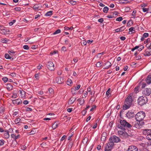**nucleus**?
<instances>
[{
  "instance_id": "nucleus-23",
  "label": "nucleus",
  "mask_w": 151,
  "mask_h": 151,
  "mask_svg": "<svg viewBox=\"0 0 151 151\" xmlns=\"http://www.w3.org/2000/svg\"><path fill=\"white\" fill-rule=\"evenodd\" d=\"M79 103L80 105H82L84 104L85 101L83 98H81L78 99Z\"/></svg>"
},
{
  "instance_id": "nucleus-10",
  "label": "nucleus",
  "mask_w": 151,
  "mask_h": 151,
  "mask_svg": "<svg viewBox=\"0 0 151 151\" xmlns=\"http://www.w3.org/2000/svg\"><path fill=\"white\" fill-rule=\"evenodd\" d=\"M12 102L14 105H17L22 104V101L21 99H18L12 100Z\"/></svg>"
},
{
  "instance_id": "nucleus-28",
  "label": "nucleus",
  "mask_w": 151,
  "mask_h": 151,
  "mask_svg": "<svg viewBox=\"0 0 151 151\" xmlns=\"http://www.w3.org/2000/svg\"><path fill=\"white\" fill-rule=\"evenodd\" d=\"M4 136L5 138L6 139H8L9 138L10 136L8 131H5V132L4 133Z\"/></svg>"
},
{
  "instance_id": "nucleus-25",
  "label": "nucleus",
  "mask_w": 151,
  "mask_h": 151,
  "mask_svg": "<svg viewBox=\"0 0 151 151\" xmlns=\"http://www.w3.org/2000/svg\"><path fill=\"white\" fill-rule=\"evenodd\" d=\"M129 34H132L133 33H135V32L134 27H131L129 29Z\"/></svg>"
},
{
  "instance_id": "nucleus-55",
  "label": "nucleus",
  "mask_w": 151,
  "mask_h": 151,
  "mask_svg": "<svg viewBox=\"0 0 151 151\" xmlns=\"http://www.w3.org/2000/svg\"><path fill=\"white\" fill-rule=\"evenodd\" d=\"M143 11L144 12H146L148 11L149 10V9L143 7L142 8Z\"/></svg>"
},
{
  "instance_id": "nucleus-22",
  "label": "nucleus",
  "mask_w": 151,
  "mask_h": 151,
  "mask_svg": "<svg viewBox=\"0 0 151 151\" xmlns=\"http://www.w3.org/2000/svg\"><path fill=\"white\" fill-rule=\"evenodd\" d=\"M130 2V1L127 0H119V3L120 4H127Z\"/></svg>"
},
{
  "instance_id": "nucleus-6",
  "label": "nucleus",
  "mask_w": 151,
  "mask_h": 151,
  "mask_svg": "<svg viewBox=\"0 0 151 151\" xmlns=\"http://www.w3.org/2000/svg\"><path fill=\"white\" fill-rule=\"evenodd\" d=\"M118 133L120 137H123L124 138L128 137L129 136H131V135H129L125 131L119 130L118 132Z\"/></svg>"
},
{
  "instance_id": "nucleus-29",
  "label": "nucleus",
  "mask_w": 151,
  "mask_h": 151,
  "mask_svg": "<svg viewBox=\"0 0 151 151\" xmlns=\"http://www.w3.org/2000/svg\"><path fill=\"white\" fill-rule=\"evenodd\" d=\"M39 5V4H35L32 7L33 9L35 10H38L40 9Z\"/></svg>"
},
{
  "instance_id": "nucleus-8",
  "label": "nucleus",
  "mask_w": 151,
  "mask_h": 151,
  "mask_svg": "<svg viewBox=\"0 0 151 151\" xmlns=\"http://www.w3.org/2000/svg\"><path fill=\"white\" fill-rule=\"evenodd\" d=\"M47 66L49 70H53L54 69V64L51 61L48 62L47 65Z\"/></svg>"
},
{
  "instance_id": "nucleus-52",
  "label": "nucleus",
  "mask_w": 151,
  "mask_h": 151,
  "mask_svg": "<svg viewBox=\"0 0 151 151\" xmlns=\"http://www.w3.org/2000/svg\"><path fill=\"white\" fill-rule=\"evenodd\" d=\"M14 9L16 11H20L21 8L20 7H16L14 8Z\"/></svg>"
},
{
  "instance_id": "nucleus-49",
  "label": "nucleus",
  "mask_w": 151,
  "mask_h": 151,
  "mask_svg": "<svg viewBox=\"0 0 151 151\" xmlns=\"http://www.w3.org/2000/svg\"><path fill=\"white\" fill-rule=\"evenodd\" d=\"M118 14V13L117 12L115 11L112 14V16H113V17H116Z\"/></svg>"
},
{
  "instance_id": "nucleus-62",
  "label": "nucleus",
  "mask_w": 151,
  "mask_h": 151,
  "mask_svg": "<svg viewBox=\"0 0 151 151\" xmlns=\"http://www.w3.org/2000/svg\"><path fill=\"white\" fill-rule=\"evenodd\" d=\"M37 47V45H34L32 46L31 48L33 49H35Z\"/></svg>"
},
{
  "instance_id": "nucleus-63",
  "label": "nucleus",
  "mask_w": 151,
  "mask_h": 151,
  "mask_svg": "<svg viewBox=\"0 0 151 151\" xmlns=\"http://www.w3.org/2000/svg\"><path fill=\"white\" fill-rule=\"evenodd\" d=\"M23 104L24 105H27L29 104V101L27 100H24L23 101Z\"/></svg>"
},
{
  "instance_id": "nucleus-32",
  "label": "nucleus",
  "mask_w": 151,
  "mask_h": 151,
  "mask_svg": "<svg viewBox=\"0 0 151 151\" xmlns=\"http://www.w3.org/2000/svg\"><path fill=\"white\" fill-rule=\"evenodd\" d=\"M52 11H50L47 12L45 14V16L48 17L50 16L52 14Z\"/></svg>"
},
{
  "instance_id": "nucleus-19",
  "label": "nucleus",
  "mask_w": 151,
  "mask_h": 151,
  "mask_svg": "<svg viewBox=\"0 0 151 151\" xmlns=\"http://www.w3.org/2000/svg\"><path fill=\"white\" fill-rule=\"evenodd\" d=\"M114 144L113 142L111 141H110L109 142L107 143V146L108 149H109L110 148H112L114 146Z\"/></svg>"
},
{
  "instance_id": "nucleus-18",
  "label": "nucleus",
  "mask_w": 151,
  "mask_h": 151,
  "mask_svg": "<svg viewBox=\"0 0 151 151\" xmlns=\"http://www.w3.org/2000/svg\"><path fill=\"white\" fill-rule=\"evenodd\" d=\"M6 88L8 91H11L12 89L13 86L10 83H8L6 84Z\"/></svg>"
},
{
  "instance_id": "nucleus-60",
  "label": "nucleus",
  "mask_w": 151,
  "mask_h": 151,
  "mask_svg": "<svg viewBox=\"0 0 151 151\" xmlns=\"http://www.w3.org/2000/svg\"><path fill=\"white\" fill-rule=\"evenodd\" d=\"M76 91V90L74 88H72L71 89V92L73 94H76V93L74 92Z\"/></svg>"
},
{
  "instance_id": "nucleus-33",
  "label": "nucleus",
  "mask_w": 151,
  "mask_h": 151,
  "mask_svg": "<svg viewBox=\"0 0 151 151\" xmlns=\"http://www.w3.org/2000/svg\"><path fill=\"white\" fill-rule=\"evenodd\" d=\"M9 40H7L6 38L2 39H1V42L2 43H6L8 42Z\"/></svg>"
},
{
  "instance_id": "nucleus-34",
  "label": "nucleus",
  "mask_w": 151,
  "mask_h": 151,
  "mask_svg": "<svg viewBox=\"0 0 151 151\" xmlns=\"http://www.w3.org/2000/svg\"><path fill=\"white\" fill-rule=\"evenodd\" d=\"M72 83V81L70 79H68L66 81L67 84L69 86H71V84Z\"/></svg>"
},
{
  "instance_id": "nucleus-50",
  "label": "nucleus",
  "mask_w": 151,
  "mask_h": 151,
  "mask_svg": "<svg viewBox=\"0 0 151 151\" xmlns=\"http://www.w3.org/2000/svg\"><path fill=\"white\" fill-rule=\"evenodd\" d=\"M149 36V34L147 33H145L143 35V37L146 38L148 37Z\"/></svg>"
},
{
  "instance_id": "nucleus-47",
  "label": "nucleus",
  "mask_w": 151,
  "mask_h": 151,
  "mask_svg": "<svg viewBox=\"0 0 151 151\" xmlns=\"http://www.w3.org/2000/svg\"><path fill=\"white\" fill-rule=\"evenodd\" d=\"M23 48L25 50H28L29 49V47L28 45H25L23 46Z\"/></svg>"
},
{
  "instance_id": "nucleus-2",
  "label": "nucleus",
  "mask_w": 151,
  "mask_h": 151,
  "mask_svg": "<svg viewBox=\"0 0 151 151\" xmlns=\"http://www.w3.org/2000/svg\"><path fill=\"white\" fill-rule=\"evenodd\" d=\"M145 116V114L143 111L138 112L135 115V119L137 121L142 122Z\"/></svg>"
},
{
  "instance_id": "nucleus-35",
  "label": "nucleus",
  "mask_w": 151,
  "mask_h": 151,
  "mask_svg": "<svg viewBox=\"0 0 151 151\" xmlns=\"http://www.w3.org/2000/svg\"><path fill=\"white\" fill-rule=\"evenodd\" d=\"M102 62L99 61L97 62L96 64V65L97 67H100L102 66Z\"/></svg>"
},
{
  "instance_id": "nucleus-20",
  "label": "nucleus",
  "mask_w": 151,
  "mask_h": 151,
  "mask_svg": "<svg viewBox=\"0 0 151 151\" xmlns=\"http://www.w3.org/2000/svg\"><path fill=\"white\" fill-rule=\"evenodd\" d=\"M61 78L60 77H57L55 79V82L58 84H60L63 83V81H61Z\"/></svg>"
},
{
  "instance_id": "nucleus-37",
  "label": "nucleus",
  "mask_w": 151,
  "mask_h": 151,
  "mask_svg": "<svg viewBox=\"0 0 151 151\" xmlns=\"http://www.w3.org/2000/svg\"><path fill=\"white\" fill-rule=\"evenodd\" d=\"M20 120L21 119L20 118H18L14 120V122L15 124H17L20 122Z\"/></svg>"
},
{
  "instance_id": "nucleus-14",
  "label": "nucleus",
  "mask_w": 151,
  "mask_h": 151,
  "mask_svg": "<svg viewBox=\"0 0 151 151\" xmlns=\"http://www.w3.org/2000/svg\"><path fill=\"white\" fill-rule=\"evenodd\" d=\"M145 81L148 84H151V75H148Z\"/></svg>"
},
{
  "instance_id": "nucleus-57",
  "label": "nucleus",
  "mask_w": 151,
  "mask_h": 151,
  "mask_svg": "<svg viewBox=\"0 0 151 151\" xmlns=\"http://www.w3.org/2000/svg\"><path fill=\"white\" fill-rule=\"evenodd\" d=\"M119 28L120 29V32H122V31H123V30H124L126 28H125V26H123L121 27H120Z\"/></svg>"
},
{
  "instance_id": "nucleus-1",
  "label": "nucleus",
  "mask_w": 151,
  "mask_h": 151,
  "mask_svg": "<svg viewBox=\"0 0 151 151\" xmlns=\"http://www.w3.org/2000/svg\"><path fill=\"white\" fill-rule=\"evenodd\" d=\"M132 96V93L130 94L126 99L124 104L123 106V109L124 110L129 109L132 106L133 101Z\"/></svg>"
},
{
  "instance_id": "nucleus-45",
  "label": "nucleus",
  "mask_w": 151,
  "mask_h": 151,
  "mask_svg": "<svg viewBox=\"0 0 151 151\" xmlns=\"http://www.w3.org/2000/svg\"><path fill=\"white\" fill-rule=\"evenodd\" d=\"M2 80L5 82H6L8 81V78L6 77H4L2 78Z\"/></svg>"
},
{
  "instance_id": "nucleus-16",
  "label": "nucleus",
  "mask_w": 151,
  "mask_h": 151,
  "mask_svg": "<svg viewBox=\"0 0 151 151\" xmlns=\"http://www.w3.org/2000/svg\"><path fill=\"white\" fill-rule=\"evenodd\" d=\"M105 67L104 69H107L111 66L112 64L109 61H108L105 63Z\"/></svg>"
},
{
  "instance_id": "nucleus-13",
  "label": "nucleus",
  "mask_w": 151,
  "mask_h": 151,
  "mask_svg": "<svg viewBox=\"0 0 151 151\" xmlns=\"http://www.w3.org/2000/svg\"><path fill=\"white\" fill-rule=\"evenodd\" d=\"M142 133L144 135L149 136L151 134V129H145L143 130Z\"/></svg>"
},
{
  "instance_id": "nucleus-17",
  "label": "nucleus",
  "mask_w": 151,
  "mask_h": 151,
  "mask_svg": "<svg viewBox=\"0 0 151 151\" xmlns=\"http://www.w3.org/2000/svg\"><path fill=\"white\" fill-rule=\"evenodd\" d=\"M11 136L12 138L14 139V141L17 142L16 139H17L19 138L20 137V135L18 134L17 135H16L14 134H11Z\"/></svg>"
},
{
  "instance_id": "nucleus-7",
  "label": "nucleus",
  "mask_w": 151,
  "mask_h": 151,
  "mask_svg": "<svg viewBox=\"0 0 151 151\" xmlns=\"http://www.w3.org/2000/svg\"><path fill=\"white\" fill-rule=\"evenodd\" d=\"M141 121H135L134 122H133L132 126L135 127V128L137 129H139L140 128V126L144 124V122H142L140 123Z\"/></svg>"
},
{
  "instance_id": "nucleus-48",
  "label": "nucleus",
  "mask_w": 151,
  "mask_h": 151,
  "mask_svg": "<svg viewBox=\"0 0 151 151\" xmlns=\"http://www.w3.org/2000/svg\"><path fill=\"white\" fill-rule=\"evenodd\" d=\"M123 19V18L122 17H120L116 18V21H121Z\"/></svg>"
},
{
  "instance_id": "nucleus-64",
  "label": "nucleus",
  "mask_w": 151,
  "mask_h": 151,
  "mask_svg": "<svg viewBox=\"0 0 151 151\" xmlns=\"http://www.w3.org/2000/svg\"><path fill=\"white\" fill-rule=\"evenodd\" d=\"M35 77L37 80H38L39 78V74L37 73L35 75Z\"/></svg>"
},
{
  "instance_id": "nucleus-58",
  "label": "nucleus",
  "mask_w": 151,
  "mask_h": 151,
  "mask_svg": "<svg viewBox=\"0 0 151 151\" xmlns=\"http://www.w3.org/2000/svg\"><path fill=\"white\" fill-rule=\"evenodd\" d=\"M146 138L148 140H151V134L149 135V136H146Z\"/></svg>"
},
{
  "instance_id": "nucleus-41",
  "label": "nucleus",
  "mask_w": 151,
  "mask_h": 151,
  "mask_svg": "<svg viewBox=\"0 0 151 151\" xmlns=\"http://www.w3.org/2000/svg\"><path fill=\"white\" fill-rule=\"evenodd\" d=\"M58 125L57 124L55 123L53 124L52 126V128L53 129H55L58 127Z\"/></svg>"
},
{
  "instance_id": "nucleus-21",
  "label": "nucleus",
  "mask_w": 151,
  "mask_h": 151,
  "mask_svg": "<svg viewBox=\"0 0 151 151\" xmlns=\"http://www.w3.org/2000/svg\"><path fill=\"white\" fill-rule=\"evenodd\" d=\"M144 55L145 57L149 56L151 55V50L146 51L143 54Z\"/></svg>"
},
{
  "instance_id": "nucleus-36",
  "label": "nucleus",
  "mask_w": 151,
  "mask_h": 151,
  "mask_svg": "<svg viewBox=\"0 0 151 151\" xmlns=\"http://www.w3.org/2000/svg\"><path fill=\"white\" fill-rule=\"evenodd\" d=\"M109 8L107 6L104 7L103 9V12L105 13H107L109 10Z\"/></svg>"
},
{
  "instance_id": "nucleus-59",
  "label": "nucleus",
  "mask_w": 151,
  "mask_h": 151,
  "mask_svg": "<svg viewBox=\"0 0 151 151\" xmlns=\"http://www.w3.org/2000/svg\"><path fill=\"white\" fill-rule=\"evenodd\" d=\"M9 117V116L7 115H4L3 116V119H7Z\"/></svg>"
},
{
  "instance_id": "nucleus-46",
  "label": "nucleus",
  "mask_w": 151,
  "mask_h": 151,
  "mask_svg": "<svg viewBox=\"0 0 151 151\" xmlns=\"http://www.w3.org/2000/svg\"><path fill=\"white\" fill-rule=\"evenodd\" d=\"M73 143L72 142H69L68 144V147L69 148H71L73 146Z\"/></svg>"
},
{
  "instance_id": "nucleus-30",
  "label": "nucleus",
  "mask_w": 151,
  "mask_h": 151,
  "mask_svg": "<svg viewBox=\"0 0 151 151\" xmlns=\"http://www.w3.org/2000/svg\"><path fill=\"white\" fill-rule=\"evenodd\" d=\"M133 21L132 19L129 20L127 24V26L129 27L131 26L133 24Z\"/></svg>"
},
{
  "instance_id": "nucleus-11",
  "label": "nucleus",
  "mask_w": 151,
  "mask_h": 151,
  "mask_svg": "<svg viewBox=\"0 0 151 151\" xmlns=\"http://www.w3.org/2000/svg\"><path fill=\"white\" fill-rule=\"evenodd\" d=\"M127 151H138V149L135 146L131 145L129 146Z\"/></svg>"
},
{
  "instance_id": "nucleus-12",
  "label": "nucleus",
  "mask_w": 151,
  "mask_h": 151,
  "mask_svg": "<svg viewBox=\"0 0 151 151\" xmlns=\"http://www.w3.org/2000/svg\"><path fill=\"white\" fill-rule=\"evenodd\" d=\"M134 115V112L132 111H129L126 114V116L129 119L132 117Z\"/></svg>"
},
{
  "instance_id": "nucleus-26",
  "label": "nucleus",
  "mask_w": 151,
  "mask_h": 151,
  "mask_svg": "<svg viewBox=\"0 0 151 151\" xmlns=\"http://www.w3.org/2000/svg\"><path fill=\"white\" fill-rule=\"evenodd\" d=\"M111 88H109L106 92V95L107 96L109 97L111 96Z\"/></svg>"
},
{
  "instance_id": "nucleus-54",
  "label": "nucleus",
  "mask_w": 151,
  "mask_h": 151,
  "mask_svg": "<svg viewBox=\"0 0 151 151\" xmlns=\"http://www.w3.org/2000/svg\"><path fill=\"white\" fill-rule=\"evenodd\" d=\"M146 86V84L145 83L143 82L141 84V88H145Z\"/></svg>"
},
{
  "instance_id": "nucleus-38",
  "label": "nucleus",
  "mask_w": 151,
  "mask_h": 151,
  "mask_svg": "<svg viewBox=\"0 0 151 151\" xmlns=\"http://www.w3.org/2000/svg\"><path fill=\"white\" fill-rule=\"evenodd\" d=\"M61 32V30L60 29H58L53 33V35H55L60 33Z\"/></svg>"
},
{
  "instance_id": "nucleus-61",
  "label": "nucleus",
  "mask_w": 151,
  "mask_h": 151,
  "mask_svg": "<svg viewBox=\"0 0 151 151\" xmlns=\"http://www.w3.org/2000/svg\"><path fill=\"white\" fill-rule=\"evenodd\" d=\"M96 106L95 105H93L92 106V107L90 110V111H93L96 108Z\"/></svg>"
},
{
  "instance_id": "nucleus-27",
  "label": "nucleus",
  "mask_w": 151,
  "mask_h": 151,
  "mask_svg": "<svg viewBox=\"0 0 151 151\" xmlns=\"http://www.w3.org/2000/svg\"><path fill=\"white\" fill-rule=\"evenodd\" d=\"M4 56L5 58L6 59H10L12 60H13L14 59V58L13 57L10 56L9 55L8 53L5 54Z\"/></svg>"
},
{
  "instance_id": "nucleus-51",
  "label": "nucleus",
  "mask_w": 151,
  "mask_h": 151,
  "mask_svg": "<svg viewBox=\"0 0 151 151\" xmlns=\"http://www.w3.org/2000/svg\"><path fill=\"white\" fill-rule=\"evenodd\" d=\"M16 22V20L15 19L13 20L12 22H10L9 23V24L10 26L12 25L14 23Z\"/></svg>"
},
{
  "instance_id": "nucleus-3",
  "label": "nucleus",
  "mask_w": 151,
  "mask_h": 151,
  "mask_svg": "<svg viewBox=\"0 0 151 151\" xmlns=\"http://www.w3.org/2000/svg\"><path fill=\"white\" fill-rule=\"evenodd\" d=\"M119 123L121 126H120L119 128L121 129H123V127L129 128L132 127V125L124 120H121L120 121Z\"/></svg>"
},
{
  "instance_id": "nucleus-5",
  "label": "nucleus",
  "mask_w": 151,
  "mask_h": 151,
  "mask_svg": "<svg viewBox=\"0 0 151 151\" xmlns=\"http://www.w3.org/2000/svg\"><path fill=\"white\" fill-rule=\"evenodd\" d=\"M120 140V139L115 135L111 136L109 138V141L114 143H117Z\"/></svg>"
},
{
  "instance_id": "nucleus-40",
  "label": "nucleus",
  "mask_w": 151,
  "mask_h": 151,
  "mask_svg": "<svg viewBox=\"0 0 151 151\" xmlns=\"http://www.w3.org/2000/svg\"><path fill=\"white\" fill-rule=\"evenodd\" d=\"M36 132V130L35 129H32L31 131L30 132V134L33 135L35 134Z\"/></svg>"
},
{
  "instance_id": "nucleus-4",
  "label": "nucleus",
  "mask_w": 151,
  "mask_h": 151,
  "mask_svg": "<svg viewBox=\"0 0 151 151\" xmlns=\"http://www.w3.org/2000/svg\"><path fill=\"white\" fill-rule=\"evenodd\" d=\"M138 103L140 106H142L145 104L147 101V99L146 97L141 96L139 97L137 100Z\"/></svg>"
},
{
  "instance_id": "nucleus-42",
  "label": "nucleus",
  "mask_w": 151,
  "mask_h": 151,
  "mask_svg": "<svg viewBox=\"0 0 151 151\" xmlns=\"http://www.w3.org/2000/svg\"><path fill=\"white\" fill-rule=\"evenodd\" d=\"M48 91L51 94H52L54 93L53 89L51 88H49Z\"/></svg>"
},
{
  "instance_id": "nucleus-44",
  "label": "nucleus",
  "mask_w": 151,
  "mask_h": 151,
  "mask_svg": "<svg viewBox=\"0 0 151 151\" xmlns=\"http://www.w3.org/2000/svg\"><path fill=\"white\" fill-rule=\"evenodd\" d=\"M5 141L3 139L0 140V146L3 145Z\"/></svg>"
},
{
  "instance_id": "nucleus-39",
  "label": "nucleus",
  "mask_w": 151,
  "mask_h": 151,
  "mask_svg": "<svg viewBox=\"0 0 151 151\" xmlns=\"http://www.w3.org/2000/svg\"><path fill=\"white\" fill-rule=\"evenodd\" d=\"M17 96V93L14 92L13 93L12 95V99H15Z\"/></svg>"
},
{
  "instance_id": "nucleus-9",
  "label": "nucleus",
  "mask_w": 151,
  "mask_h": 151,
  "mask_svg": "<svg viewBox=\"0 0 151 151\" xmlns=\"http://www.w3.org/2000/svg\"><path fill=\"white\" fill-rule=\"evenodd\" d=\"M151 93V89L150 88H146L142 91V93L145 96H149Z\"/></svg>"
},
{
  "instance_id": "nucleus-31",
  "label": "nucleus",
  "mask_w": 151,
  "mask_h": 151,
  "mask_svg": "<svg viewBox=\"0 0 151 151\" xmlns=\"http://www.w3.org/2000/svg\"><path fill=\"white\" fill-rule=\"evenodd\" d=\"M19 91H20V93L21 94V96L22 98L24 96L25 94V91L23 90H22V91L19 90Z\"/></svg>"
},
{
  "instance_id": "nucleus-15",
  "label": "nucleus",
  "mask_w": 151,
  "mask_h": 151,
  "mask_svg": "<svg viewBox=\"0 0 151 151\" xmlns=\"http://www.w3.org/2000/svg\"><path fill=\"white\" fill-rule=\"evenodd\" d=\"M107 134L105 132H103L101 136V140L102 141H104L106 139V137Z\"/></svg>"
},
{
  "instance_id": "nucleus-53",
  "label": "nucleus",
  "mask_w": 151,
  "mask_h": 151,
  "mask_svg": "<svg viewBox=\"0 0 151 151\" xmlns=\"http://www.w3.org/2000/svg\"><path fill=\"white\" fill-rule=\"evenodd\" d=\"M76 1H73V0H70V3L72 4L75 5L76 4Z\"/></svg>"
},
{
  "instance_id": "nucleus-43",
  "label": "nucleus",
  "mask_w": 151,
  "mask_h": 151,
  "mask_svg": "<svg viewBox=\"0 0 151 151\" xmlns=\"http://www.w3.org/2000/svg\"><path fill=\"white\" fill-rule=\"evenodd\" d=\"M139 87L138 86L136 87L134 89V91L135 93H137L138 92Z\"/></svg>"
},
{
  "instance_id": "nucleus-24",
  "label": "nucleus",
  "mask_w": 151,
  "mask_h": 151,
  "mask_svg": "<svg viewBox=\"0 0 151 151\" xmlns=\"http://www.w3.org/2000/svg\"><path fill=\"white\" fill-rule=\"evenodd\" d=\"M76 99V98L73 97L71 98L70 99V101L68 102V104H72L74 102Z\"/></svg>"
},
{
  "instance_id": "nucleus-56",
  "label": "nucleus",
  "mask_w": 151,
  "mask_h": 151,
  "mask_svg": "<svg viewBox=\"0 0 151 151\" xmlns=\"http://www.w3.org/2000/svg\"><path fill=\"white\" fill-rule=\"evenodd\" d=\"M61 50L62 51H63L64 52H66L67 51V49L66 48V47L65 46H63L62 47Z\"/></svg>"
}]
</instances>
